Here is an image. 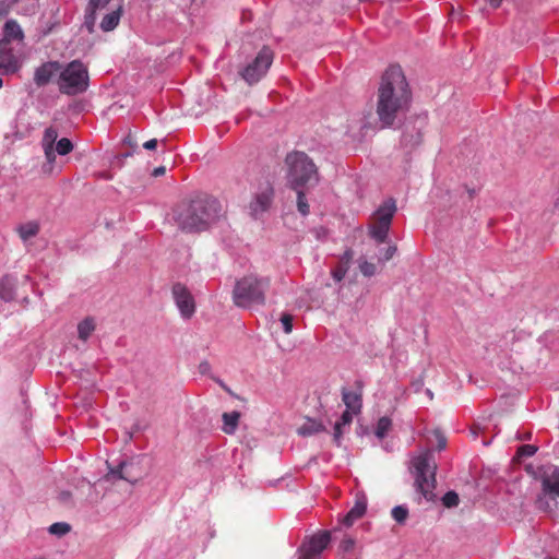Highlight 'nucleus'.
Wrapping results in <instances>:
<instances>
[{"label":"nucleus","instance_id":"10","mask_svg":"<svg viewBox=\"0 0 559 559\" xmlns=\"http://www.w3.org/2000/svg\"><path fill=\"white\" fill-rule=\"evenodd\" d=\"M173 297L181 317L185 319L191 318L195 311V304L187 287L179 283L175 284L173 286Z\"/></svg>","mask_w":559,"mask_h":559},{"label":"nucleus","instance_id":"50","mask_svg":"<svg viewBox=\"0 0 559 559\" xmlns=\"http://www.w3.org/2000/svg\"><path fill=\"white\" fill-rule=\"evenodd\" d=\"M123 107H124V105H120L119 107H116V105H111V106H110V109H111L112 111H115V112H116V111H118L119 109H122Z\"/></svg>","mask_w":559,"mask_h":559},{"label":"nucleus","instance_id":"17","mask_svg":"<svg viewBox=\"0 0 559 559\" xmlns=\"http://www.w3.org/2000/svg\"><path fill=\"white\" fill-rule=\"evenodd\" d=\"M367 510V497L365 493H357L355 497V503L348 513L344 516L343 523L346 526H350L354 522L360 519Z\"/></svg>","mask_w":559,"mask_h":559},{"label":"nucleus","instance_id":"30","mask_svg":"<svg viewBox=\"0 0 559 559\" xmlns=\"http://www.w3.org/2000/svg\"><path fill=\"white\" fill-rule=\"evenodd\" d=\"M391 419L388 417H381L378 420L377 427H376V436L380 439L384 438L388 431L391 429Z\"/></svg>","mask_w":559,"mask_h":559},{"label":"nucleus","instance_id":"48","mask_svg":"<svg viewBox=\"0 0 559 559\" xmlns=\"http://www.w3.org/2000/svg\"><path fill=\"white\" fill-rule=\"evenodd\" d=\"M419 138H420V136H419V134H417L416 140H415V141H412V140H408V138H407V136H405V138H404V141H405V143H406V144L415 145V144L419 143V141H420V139H419Z\"/></svg>","mask_w":559,"mask_h":559},{"label":"nucleus","instance_id":"2","mask_svg":"<svg viewBox=\"0 0 559 559\" xmlns=\"http://www.w3.org/2000/svg\"><path fill=\"white\" fill-rule=\"evenodd\" d=\"M219 203L213 198H197L179 204L173 213V222L187 233L201 231L213 224L219 215Z\"/></svg>","mask_w":559,"mask_h":559},{"label":"nucleus","instance_id":"43","mask_svg":"<svg viewBox=\"0 0 559 559\" xmlns=\"http://www.w3.org/2000/svg\"><path fill=\"white\" fill-rule=\"evenodd\" d=\"M58 499L66 506L71 504V493L69 491H61L58 496Z\"/></svg>","mask_w":559,"mask_h":559},{"label":"nucleus","instance_id":"23","mask_svg":"<svg viewBox=\"0 0 559 559\" xmlns=\"http://www.w3.org/2000/svg\"><path fill=\"white\" fill-rule=\"evenodd\" d=\"M324 430V426L314 419H307L299 428L298 433L309 437Z\"/></svg>","mask_w":559,"mask_h":559},{"label":"nucleus","instance_id":"31","mask_svg":"<svg viewBox=\"0 0 559 559\" xmlns=\"http://www.w3.org/2000/svg\"><path fill=\"white\" fill-rule=\"evenodd\" d=\"M122 9L119 7L117 10L112 11L111 13L107 14V32L112 31L117 27L119 24L120 17H121Z\"/></svg>","mask_w":559,"mask_h":559},{"label":"nucleus","instance_id":"24","mask_svg":"<svg viewBox=\"0 0 559 559\" xmlns=\"http://www.w3.org/2000/svg\"><path fill=\"white\" fill-rule=\"evenodd\" d=\"M353 255H354L353 251L347 250L344 253L343 258L341 259L340 266L332 272V276L336 282H340L344 278V276L349 267V262L353 259Z\"/></svg>","mask_w":559,"mask_h":559},{"label":"nucleus","instance_id":"7","mask_svg":"<svg viewBox=\"0 0 559 559\" xmlns=\"http://www.w3.org/2000/svg\"><path fill=\"white\" fill-rule=\"evenodd\" d=\"M145 475L142 468V460L133 457L130 461L121 462L117 468L107 471V484H114L117 479H122L130 485L136 484Z\"/></svg>","mask_w":559,"mask_h":559},{"label":"nucleus","instance_id":"14","mask_svg":"<svg viewBox=\"0 0 559 559\" xmlns=\"http://www.w3.org/2000/svg\"><path fill=\"white\" fill-rule=\"evenodd\" d=\"M61 66L57 61H48L43 63L35 70L34 82L37 86L48 84L51 79L60 71Z\"/></svg>","mask_w":559,"mask_h":559},{"label":"nucleus","instance_id":"52","mask_svg":"<svg viewBox=\"0 0 559 559\" xmlns=\"http://www.w3.org/2000/svg\"><path fill=\"white\" fill-rule=\"evenodd\" d=\"M88 499L91 502H96L98 500L97 497H92V496H88Z\"/></svg>","mask_w":559,"mask_h":559},{"label":"nucleus","instance_id":"33","mask_svg":"<svg viewBox=\"0 0 559 559\" xmlns=\"http://www.w3.org/2000/svg\"><path fill=\"white\" fill-rule=\"evenodd\" d=\"M70 530H71V526L64 522L53 523L49 527V532L51 534L59 535V536L66 535L67 533L70 532Z\"/></svg>","mask_w":559,"mask_h":559},{"label":"nucleus","instance_id":"19","mask_svg":"<svg viewBox=\"0 0 559 559\" xmlns=\"http://www.w3.org/2000/svg\"><path fill=\"white\" fill-rule=\"evenodd\" d=\"M390 228V225L371 217L368 226V234L376 242L385 243L388 242Z\"/></svg>","mask_w":559,"mask_h":559},{"label":"nucleus","instance_id":"32","mask_svg":"<svg viewBox=\"0 0 559 559\" xmlns=\"http://www.w3.org/2000/svg\"><path fill=\"white\" fill-rule=\"evenodd\" d=\"M397 251V247L395 245H389L386 248L382 249L379 252L378 261L380 263H384L391 260Z\"/></svg>","mask_w":559,"mask_h":559},{"label":"nucleus","instance_id":"45","mask_svg":"<svg viewBox=\"0 0 559 559\" xmlns=\"http://www.w3.org/2000/svg\"><path fill=\"white\" fill-rule=\"evenodd\" d=\"M165 173H166V168H165L164 166H159V167H156V168L153 170L152 175H153L154 177H159V176H163Z\"/></svg>","mask_w":559,"mask_h":559},{"label":"nucleus","instance_id":"49","mask_svg":"<svg viewBox=\"0 0 559 559\" xmlns=\"http://www.w3.org/2000/svg\"><path fill=\"white\" fill-rule=\"evenodd\" d=\"M488 2L490 3L491 7L498 8L502 0H488Z\"/></svg>","mask_w":559,"mask_h":559},{"label":"nucleus","instance_id":"53","mask_svg":"<svg viewBox=\"0 0 559 559\" xmlns=\"http://www.w3.org/2000/svg\"><path fill=\"white\" fill-rule=\"evenodd\" d=\"M2 85H3V81H2V79L0 78V88L2 87Z\"/></svg>","mask_w":559,"mask_h":559},{"label":"nucleus","instance_id":"22","mask_svg":"<svg viewBox=\"0 0 559 559\" xmlns=\"http://www.w3.org/2000/svg\"><path fill=\"white\" fill-rule=\"evenodd\" d=\"M240 414L238 412H230L223 414V431L228 435H233L238 426Z\"/></svg>","mask_w":559,"mask_h":559},{"label":"nucleus","instance_id":"15","mask_svg":"<svg viewBox=\"0 0 559 559\" xmlns=\"http://www.w3.org/2000/svg\"><path fill=\"white\" fill-rule=\"evenodd\" d=\"M57 139L58 130L53 127L47 128L41 139L43 150L50 169L52 168V164L56 160L53 145L57 142Z\"/></svg>","mask_w":559,"mask_h":559},{"label":"nucleus","instance_id":"12","mask_svg":"<svg viewBox=\"0 0 559 559\" xmlns=\"http://www.w3.org/2000/svg\"><path fill=\"white\" fill-rule=\"evenodd\" d=\"M105 8L104 0H90L85 12L84 27L88 33L95 32L96 20L98 17V26L105 31V14L102 12Z\"/></svg>","mask_w":559,"mask_h":559},{"label":"nucleus","instance_id":"8","mask_svg":"<svg viewBox=\"0 0 559 559\" xmlns=\"http://www.w3.org/2000/svg\"><path fill=\"white\" fill-rule=\"evenodd\" d=\"M540 478L544 495L538 498L537 503L539 509L548 511L551 509L549 499L556 504V501L551 497H559V467H545Z\"/></svg>","mask_w":559,"mask_h":559},{"label":"nucleus","instance_id":"18","mask_svg":"<svg viewBox=\"0 0 559 559\" xmlns=\"http://www.w3.org/2000/svg\"><path fill=\"white\" fill-rule=\"evenodd\" d=\"M396 210L397 207L395 200L388 199L379 205L371 217L391 226Z\"/></svg>","mask_w":559,"mask_h":559},{"label":"nucleus","instance_id":"5","mask_svg":"<svg viewBox=\"0 0 559 559\" xmlns=\"http://www.w3.org/2000/svg\"><path fill=\"white\" fill-rule=\"evenodd\" d=\"M286 163L289 167L288 180L295 190L318 181L317 167L305 153L294 152L289 154L286 157Z\"/></svg>","mask_w":559,"mask_h":559},{"label":"nucleus","instance_id":"35","mask_svg":"<svg viewBox=\"0 0 559 559\" xmlns=\"http://www.w3.org/2000/svg\"><path fill=\"white\" fill-rule=\"evenodd\" d=\"M293 316L288 313L282 314L280 321L284 333L289 334L293 331Z\"/></svg>","mask_w":559,"mask_h":559},{"label":"nucleus","instance_id":"9","mask_svg":"<svg viewBox=\"0 0 559 559\" xmlns=\"http://www.w3.org/2000/svg\"><path fill=\"white\" fill-rule=\"evenodd\" d=\"M273 61V53L269 48H263L241 72L242 79L250 85L259 82L267 72Z\"/></svg>","mask_w":559,"mask_h":559},{"label":"nucleus","instance_id":"42","mask_svg":"<svg viewBox=\"0 0 559 559\" xmlns=\"http://www.w3.org/2000/svg\"><path fill=\"white\" fill-rule=\"evenodd\" d=\"M340 547L344 552L350 551L354 547V540L352 538H345L342 540Z\"/></svg>","mask_w":559,"mask_h":559},{"label":"nucleus","instance_id":"34","mask_svg":"<svg viewBox=\"0 0 559 559\" xmlns=\"http://www.w3.org/2000/svg\"><path fill=\"white\" fill-rule=\"evenodd\" d=\"M297 191V206L298 211L302 215H307L309 213V205L306 201L305 194L298 189Z\"/></svg>","mask_w":559,"mask_h":559},{"label":"nucleus","instance_id":"54","mask_svg":"<svg viewBox=\"0 0 559 559\" xmlns=\"http://www.w3.org/2000/svg\"><path fill=\"white\" fill-rule=\"evenodd\" d=\"M300 559H309V558H306L302 554H301V558Z\"/></svg>","mask_w":559,"mask_h":559},{"label":"nucleus","instance_id":"44","mask_svg":"<svg viewBox=\"0 0 559 559\" xmlns=\"http://www.w3.org/2000/svg\"><path fill=\"white\" fill-rule=\"evenodd\" d=\"M156 146H157V140L156 139H151V140L146 141L143 144V147L145 150H154V148H156Z\"/></svg>","mask_w":559,"mask_h":559},{"label":"nucleus","instance_id":"16","mask_svg":"<svg viewBox=\"0 0 559 559\" xmlns=\"http://www.w3.org/2000/svg\"><path fill=\"white\" fill-rule=\"evenodd\" d=\"M272 200V190L266 188L262 192L258 193L253 200L249 204L250 215L252 217H259L262 213H264Z\"/></svg>","mask_w":559,"mask_h":559},{"label":"nucleus","instance_id":"51","mask_svg":"<svg viewBox=\"0 0 559 559\" xmlns=\"http://www.w3.org/2000/svg\"><path fill=\"white\" fill-rule=\"evenodd\" d=\"M121 159L120 156H115L114 159L111 160V164L115 165L116 163H119Z\"/></svg>","mask_w":559,"mask_h":559},{"label":"nucleus","instance_id":"25","mask_svg":"<svg viewBox=\"0 0 559 559\" xmlns=\"http://www.w3.org/2000/svg\"><path fill=\"white\" fill-rule=\"evenodd\" d=\"M343 402L347 409L359 413L361 408V401L358 394L355 392H343Z\"/></svg>","mask_w":559,"mask_h":559},{"label":"nucleus","instance_id":"39","mask_svg":"<svg viewBox=\"0 0 559 559\" xmlns=\"http://www.w3.org/2000/svg\"><path fill=\"white\" fill-rule=\"evenodd\" d=\"M356 413L349 411V409H346L342 416H341V425H345L346 427H349V425L352 424L353 421V416L355 415Z\"/></svg>","mask_w":559,"mask_h":559},{"label":"nucleus","instance_id":"11","mask_svg":"<svg viewBox=\"0 0 559 559\" xmlns=\"http://www.w3.org/2000/svg\"><path fill=\"white\" fill-rule=\"evenodd\" d=\"M330 540L331 535L326 531L313 535L309 540L304 543L301 554L309 559H319L322 551L328 547Z\"/></svg>","mask_w":559,"mask_h":559},{"label":"nucleus","instance_id":"38","mask_svg":"<svg viewBox=\"0 0 559 559\" xmlns=\"http://www.w3.org/2000/svg\"><path fill=\"white\" fill-rule=\"evenodd\" d=\"M536 451H537V448L535 445L526 444V445H522L519 449V454L521 456H532L536 453Z\"/></svg>","mask_w":559,"mask_h":559},{"label":"nucleus","instance_id":"3","mask_svg":"<svg viewBox=\"0 0 559 559\" xmlns=\"http://www.w3.org/2000/svg\"><path fill=\"white\" fill-rule=\"evenodd\" d=\"M269 287V277L249 274L236 283L233 292L234 302L242 308H249L253 305H264L265 293Z\"/></svg>","mask_w":559,"mask_h":559},{"label":"nucleus","instance_id":"4","mask_svg":"<svg viewBox=\"0 0 559 559\" xmlns=\"http://www.w3.org/2000/svg\"><path fill=\"white\" fill-rule=\"evenodd\" d=\"M415 469V485L426 500H432L436 488L437 464L431 451H425L412 461Z\"/></svg>","mask_w":559,"mask_h":559},{"label":"nucleus","instance_id":"28","mask_svg":"<svg viewBox=\"0 0 559 559\" xmlns=\"http://www.w3.org/2000/svg\"><path fill=\"white\" fill-rule=\"evenodd\" d=\"M55 154L67 155L73 150V144L68 138H62L56 142V147L53 146Z\"/></svg>","mask_w":559,"mask_h":559},{"label":"nucleus","instance_id":"13","mask_svg":"<svg viewBox=\"0 0 559 559\" xmlns=\"http://www.w3.org/2000/svg\"><path fill=\"white\" fill-rule=\"evenodd\" d=\"M20 68L19 58L13 53L10 45H5V41H0V70L4 74H11L17 72Z\"/></svg>","mask_w":559,"mask_h":559},{"label":"nucleus","instance_id":"37","mask_svg":"<svg viewBox=\"0 0 559 559\" xmlns=\"http://www.w3.org/2000/svg\"><path fill=\"white\" fill-rule=\"evenodd\" d=\"M346 426L341 425V421L337 420L334 425L333 439L336 444H340L343 433L346 431Z\"/></svg>","mask_w":559,"mask_h":559},{"label":"nucleus","instance_id":"26","mask_svg":"<svg viewBox=\"0 0 559 559\" xmlns=\"http://www.w3.org/2000/svg\"><path fill=\"white\" fill-rule=\"evenodd\" d=\"M20 237L25 241L36 236L39 231V227L36 223H27L22 225L17 229Z\"/></svg>","mask_w":559,"mask_h":559},{"label":"nucleus","instance_id":"40","mask_svg":"<svg viewBox=\"0 0 559 559\" xmlns=\"http://www.w3.org/2000/svg\"><path fill=\"white\" fill-rule=\"evenodd\" d=\"M435 437H436V440H437V449L438 450H443L447 447V439H445V437L439 430L435 431Z\"/></svg>","mask_w":559,"mask_h":559},{"label":"nucleus","instance_id":"1","mask_svg":"<svg viewBox=\"0 0 559 559\" xmlns=\"http://www.w3.org/2000/svg\"><path fill=\"white\" fill-rule=\"evenodd\" d=\"M411 92L402 69L390 67L382 75L377 96V116L381 128L391 127L409 105Z\"/></svg>","mask_w":559,"mask_h":559},{"label":"nucleus","instance_id":"20","mask_svg":"<svg viewBox=\"0 0 559 559\" xmlns=\"http://www.w3.org/2000/svg\"><path fill=\"white\" fill-rule=\"evenodd\" d=\"M4 37L0 41H5V45H10L12 40L23 41L24 33L19 25V23L14 20H9L4 24Z\"/></svg>","mask_w":559,"mask_h":559},{"label":"nucleus","instance_id":"41","mask_svg":"<svg viewBox=\"0 0 559 559\" xmlns=\"http://www.w3.org/2000/svg\"><path fill=\"white\" fill-rule=\"evenodd\" d=\"M8 278H4L2 282H1V288H0V297L4 300H10L12 298V293L11 290L7 289L5 288V281Z\"/></svg>","mask_w":559,"mask_h":559},{"label":"nucleus","instance_id":"36","mask_svg":"<svg viewBox=\"0 0 559 559\" xmlns=\"http://www.w3.org/2000/svg\"><path fill=\"white\" fill-rule=\"evenodd\" d=\"M442 501L448 508L456 507L459 504V496L454 491H449L443 496Z\"/></svg>","mask_w":559,"mask_h":559},{"label":"nucleus","instance_id":"21","mask_svg":"<svg viewBox=\"0 0 559 559\" xmlns=\"http://www.w3.org/2000/svg\"><path fill=\"white\" fill-rule=\"evenodd\" d=\"M96 324L93 318H85L78 324V336L85 342L95 331Z\"/></svg>","mask_w":559,"mask_h":559},{"label":"nucleus","instance_id":"29","mask_svg":"<svg viewBox=\"0 0 559 559\" xmlns=\"http://www.w3.org/2000/svg\"><path fill=\"white\" fill-rule=\"evenodd\" d=\"M391 515L399 524H404L408 518V509L404 506H396L392 509Z\"/></svg>","mask_w":559,"mask_h":559},{"label":"nucleus","instance_id":"47","mask_svg":"<svg viewBox=\"0 0 559 559\" xmlns=\"http://www.w3.org/2000/svg\"><path fill=\"white\" fill-rule=\"evenodd\" d=\"M9 12V7L4 5L3 2H0V16L5 15Z\"/></svg>","mask_w":559,"mask_h":559},{"label":"nucleus","instance_id":"27","mask_svg":"<svg viewBox=\"0 0 559 559\" xmlns=\"http://www.w3.org/2000/svg\"><path fill=\"white\" fill-rule=\"evenodd\" d=\"M358 267L364 276L370 277L377 274V265L369 262L366 258L361 257L358 259Z\"/></svg>","mask_w":559,"mask_h":559},{"label":"nucleus","instance_id":"46","mask_svg":"<svg viewBox=\"0 0 559 559\" xmlns=\"http://www.w3.org/2000/svg\"><path fill=\"white\" fill-rule=\"evenodd\" d=\"M199 369L202 373H205L210 370V364L207 361H203L200 364Z\"/></svg>","mask_w":559,"mask_h":559},{"label":"nucleus","instance_id":"6","mask_svg":"<svg viewBox=\"0 0 559 559\" xmlns=\"http://www.w3.org/2000/svg\"><path fill=\"white\" fill-rule=\"evenodd\" d=\"M58 87L62 94L78 95L88 87V73L85 66L75 60L70 62L58 79Z\"/></svg>","mask_w":559,"mask_h":559}]
</instances>
